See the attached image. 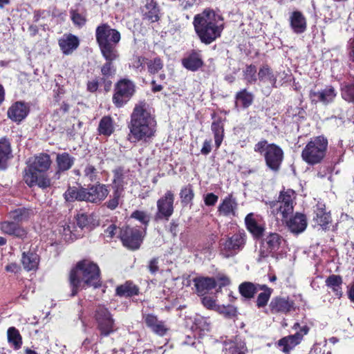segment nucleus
<instances>
[{
	"label": "nucleus",
	"mask_w": 354,
	"mask_h": 354,
	"mask_svg": "<svg viewBox=\"0 0 354 354\" xmlns=\"http://www.w3.org/2000/svg\"><path fill=\"white\" fill-rule=\"evenodd\" d=\"M95 319L97 323V328L102 335L107 336L113 332L114 320L109 310L104 306L97 307Z\"/></svg>",
	"instance_id": "12"
},
{
	"label": "nucleus",
	"mask_w": 354,
	"mask_h": 354,
	"mask_svg": "<svg viewBox=\"0 0 354 354\" xmlns=\"http://www.w3.org/2000/svg\"><path fill=\"white\" fill-rule=\"evenodd\" d=\"M64 198L66 202L84 201L83 187H68L64 194Z\"/></svg>",
	"instance_id": "38"
},
{
	"label": "nucleus",
	"mask_w": 354,
	"mask_h": 354,
	"mask_svg": "<svg viewBox=\"0 0 354 354\" xmlns=\"http://www.w3.org/2000/svg\"><path fill=\"white\" fill-rule=\"evenodd\" d=\"M288 230L293 234H298L303 232L307 227V221L304 214L297 213L286 221Z\"/></svg>",
	"instance_id": "24"
},
{
	"label": "nucleus",
	"mask_w": 354,
	"mask_h": 354,
	"mask_svg": "<svg viewBox=\"0 0 354 354\" xmlns=\"http://www.w3.org/2000/svg\"><path fill=\"white\" fill-rule=\"evenodd\" d=\"M28 211L24 209H18L11 212V218L14 222L22 221L28 218Z\"/></svg>",
	"instance_id": "59"
},
{
	"label": "nucleus",
	"mask_w": 354,
	"mask_h": 354,
	"mask_svg": "<svg viewBox=\"0 0 354 354\" xmlns=\"http://www.w3.org/2000/svg\"><path fill=\"white\" fill-rule=\"evenodd\" d=\"M315 216L313 220L316 223L322 227H326L330 221V216L326 212L325 205L318 203L314 209Z\"/></svg>",
	"instance_id": "36"
},
{
	"label": "nucleus",
	"mask_w": 354,
	"mask_h": 354,
	"mask_svg": "<svg viewBox=\"0 0 354 354\" xmlns=\"http://www.w3.org/2000/svg\"><path fill=\"white\" fill-rule=\"evenodd\" d=\"M328 140L324 136H317L310 140L301 153L303 160L309 165L319 163L326 155Z\"/></svg>",
	"instance_id": "5"
},
{
	"label": "nucleus",
	"mask_w": 354,
	"mask_h": 354,
	"mask_svg": "<svg viewBox=\"0 0 354 354\" xmlns=\"http://www.w3.org/2000/svg\"><path fill=\"white\" fill-rule=\"evenodd\" d=\"M84 176L91 182H99V176L97 169L91 164H87L84 169Z\"/></svg>",
	"instance_id": "53"
},
{
	"label": "nucleus",
	"mask_w": 354,
	"mask_h": 354,
	"mask_svg": "<svg viewBox=\"0 0 354 354\" xmlns=\"http://www.w3.org/2000/svg\"><path fill=\"white\" fill-rule=\"evenodd\" d=\"M51 165L50 157L47 153H40L35 157L34 160L30 165L37 172H45L50 168Z\"/></svg>",
	"instance_id": "33"
},
{
	"label": "nucleus",
	"mask_w": 354,
	"mask_h": 354,
	"mask_svg": "<svg viewBox=\"0 0 354 354\" xmlns=\"http://www.w3.org/2000/svg\"><path fill=\"white\" fill-rule=\"evenodd\" d=\"M340 223L346 227H354V218L347 214H342L340 216Z\"/></svg>",
	"instance_id": "63"
},
{
	"label": "nucleus",
	"mask_w": 354,
	"mask_h": 354,
	"mask_svg": "<svg viewBox=\"0 0 354 354\" xmlns=\"http://www.w3.org/2000/svg\"><path fill=\"white\" fill-rule=\"evenodd\" d=\"M108 185L97 182L84 187V201L95 204L101 203L109 195Z\"/></svg>",
	"instance_id": "13"
},
{
	"label": "nucleus",
	"mask_w": 354,
	"mask_h": 354,
	"mask_svg": "<svg viewBox=\"0 0 354 354\" xmlns=\"http://www.w3.org/2000/svg\"><path fill=\"white\" fill-rule=\"evenodd\" d=\"M211 129L214 136L216 147L218 149L223 140V125L221 121H214L212 124Z\"/></svg>",
	"instance_id": "45"
},
{
	"label": "nucleus",
	"mask_w": 354,
	"mask_h": 354,
	"mask_svg": "<svg viewBox=\"0 0 354 354\" xmlns=\"http://www.w3.org/2000/svg\"><path fill=\"white\" fill-rule=\"evenodd\" d=\"M12 157L10 142L6 138L0 139V170H5L8 160Z\"/></svg>",
	"instance_id": "29"
},
{
	"label": "nucleus",
	"mask_w": 354,
	"mask_h": 354,
	"mask_svg": "<svg viewBox=\"0 0 354 354\" xmlns=\"http://www.w3.org/2000/svg\"><path fill=\"white\" fill-rule=\"evenodd\" d=\"M246 348L241 342H229L225 344L223 354H245Z\"/></svg>",
	"instance_id": "47"
},
{
	"label": "nucleus",
	"mask_w": 354,
	"mask_h": 354,
	"mask_svg": "<svg viewBox=\"0 0 354 354\" xmlns=\"http://www.w3.org/2000/svg\"><path fill=\"white\" fill-rule=\"evenodd\" d=\"M59 231L66 241H73L82 236V233L75 227V223L71 221H64L59 225Z\"/></svg>",
	"instance_id": "25"
},
{
	"label": "nucleus",
	"mask_w": 354,
	"mask_h": 354,
	"mask_svg": "<svg viewBox=\"0 0 354 354\" xmlns=\"http://www.w3.org/2000/svg\"><path fill=\"white\" fill-rule=\"evenodd\" d=\"M7 333L8 342L14 346L15 349H19L22 344L21 336L19 330L15 327H10Z\"/></svg>",
	"instance_id": "48"
},
{
	"label": "nucleus",
	"mask_w": 354,
	"mask_h": 354,
	"mask_svg": "<svg viewBox=\"0 0 354 354\" xmlns=\"http://www.w3.org/2000/svg\"><path fill=\"white\" fill-rule=\"evenodd\" d=\"M0 230L5 234L23 238L26 236V230L16 222L3 221L0 223Z\"/></svg>",
	"instance_id": "31"
},
{
	"label": "nucleus",
	"mask_w": 354,
	"mask_h": 354,
	"mask_svg": "<svg viewBox=\"0 0 354 354\" xmlns=\"http://www.w3.org/2000/svg\"><path fill=\"white\" fill-rule=\"evenodd\" d=\"M95 39L104 58H114L118 53L116 46L121 39L118 30L108 24H102L95 29Z\"/></svg>",
	"instance_id": "4"
},
{
	"label": "nucleus",
	"mask_w": 354,
	"mask_h": 354,
	"mask_svg": "<svg viewBox=\"0 0 354 354\" xmlns=\"http://www.w3.org/2000/svg\"><path fill=\"white\" fill-rule=\"evenodd\" d=\"M77 225L75 227L77 230H79L80 232L82 233V231L89 224L88 216L86 214H78L76 218Z\"/></svg>",
	"instance_id": "58"
},
{
	"label": "nucleus",
	"mask_w": 354,
	"mask_h": 354,
	"mask_svg": "<svg viewBox=\"0 0 354 354\" xmlns=\"http://www.w3.org/2000/svg\"><path fill=\"white\" fill-rule=\"evenodd\" d=\"M302 339V335L296 333L295 335L283 337L279 341V346L282 347V351L288 353L293 349Z\"/></svg>",
	"instance_id": "34"
},
{
	"label": "nucleus",
	"mask_w": 354,
	"mask_h": 354,
	"mask_svg": "<svg viewBox=\"0 0 354 354\" xmlns=\"http://www.w3.org/2000/svg\"><path fill=\"white\" fill-rule=\"evenodd\" d=\"M59 46L64 55H70L80 44L77 37L69 34L65 35L59 39Z\"/></svg>",
	"instance_id": "26"
},
{
	"label": "nucleus",
	"mask_w": 354,
	"mask_h": 354,
	"mask_svg": "<svg viewBox=\"0 0 354 354\" xmlns=\"http://www.w3.org/2000/svg\"><path fill=\"white\" fill-rule=\"evenodd\" d=\"M140 9L144 19L151 22L159 19L160 9L155 0H142Z\"/></svg>",
	"instance_id": "21"
},
{
	"label": "nucleus",
	"mask_w": 354,
	"mask_h": 354,
	"mask_svg": "<svg viewBox=\"0 0 354 354\" xmlns=\"http://www.w3.org/2000/svg\"><path fill=\"white\" fill-rule=\"evenodd\" d=\"M135 91V85L131 80L123 79L118 82L113 97V102L117 107L126 104Z\"/></svg>",
	"instance_id": "10"
},
{
	"label": "nucleus",
	"mask_w": 354,
	"mask_h": 354,
	"mask_svg": "<svg viewBox=\"0 0 354 354\" xmlns=\"http://www.w3.org/2000/svg\"><path fill=\"white\" fill-rule=\"evenodd\" d=\"M295 198V192L288 189L280 193L277 201L266 202V204L269 206L271 214L274 216L281 214L283 218H286L293 212Z\"/></svg>",
	"instance_id": "6"
},
{
	"label": "nucleus",
	"mask_w": 354,
	"mask_h": 354,
	"mask_svg": "<svg viewBox=\"0 0 354 354\" xmlns=\"http://www.w3.org/2000/svg\"><path fill=\"white\" fill-rule=\"evenodd\" d=\"M146 65L147 66L148 72L151 75L159 73L163 68V61L158 57L153 59H147Z\"/></svg>",
	"instance_id": "50"
},
{
	"label": "nucleus",
	"mask_w": 354,
	"mask_h": 354,
	"mask_svg": "<svg viewBox=\"0 0 354 354\" xmlns=\"http://www.w3.org/2000/svg\"><path fill=\"white\" fill-rule=\"evenodd\" d=\"M143 321L152 332L159 336H164L168 330L165 322L159 320L154 314H143Z\"/></svg>",
	"instance_id": "19"
},
{
	"label": "nucleus",
	"mask_w": 354,
	"mask_h": 354,
	"mask_svg": "<svg viewBox=\"0 0 354 354\" xmlns=\"http://www.w3.org/2000/svg\"><path fill=\"white\" fill-rule=\"evenodd\" d=\"M253 95L246 89H243L236 95V106H241L243 109L249 107L253 102Z\"/></svg>",
	"instance_id": "41"
},
{
	"label": "nucleus",
	"mask_w": 354,
	"mask_h": 354,
	"mask_svg": "<svg viewBox=\"0 0 354 354\" xmlns=\"http://www.w3.org/2000/svg\"><path fill=\"white\" fill-rule=\"evenodd\" d=\"M193 25L201 41L205 44H210L218 38L223 30L222 17L211 9H205L195 15Z\"/></svg>",
	"instance_id": "2"
},
{
	"label": "nucleus",
	"mask_w": 354,
	"mask_h": 354,
	"mask_svg": "<svg viewBox=\"0 0 354 354\" xmlns=\"http://www.w3.org/2000/svg\"><path fill=\"white\" fill-rule=\"evenodd\" d=\"M243 73L244 79L248 83L252 84L257 82V68L255 66L252 64L247 66Z\"/></svg>",
	"instance_id": "55"
},
{
	"label": "nucleus",
	"mask_w": 354,
	"mask_h": 354,
	"mask_svg": "<svg viewBox=\"0 0 354 354\" xmlns=\"http://www.w3.org/2000/svg\"><path fill=\"white\" fill-rule=\"evenodd\" d=\"M174 194L171 191L168 190L157 201V212L155 214L156 221H169L174 211Z\"/></svg>",
	"instance_id": "9"
},
{
	"label": "nucleus",
	"mask_w": 354,
	"mask_h": 354,
	"mask_svg": "<svg viewBox=\"0 0 354 354\" xmlns=\"http://www.w3.org/2000/svg\"><path fill=\"white\" fill-rule=\"evenodd\" d=\"M247 236L243 230L239 231L231 236L220 241L221 254L226 258L233 257L243 250L246 243Z\"/></svg>",
	"instance_id": "7"
},
{
	"label": "nucleus",
	"mask_w": 354,
	"mask_h": 354,
	"mask_svg": "<svg viewBox=\"0 0 354 354\" xmlns=\"http://www.w3.org/2000/svg\"><path fill=\"white\" fill-rule=\"evenodd\" d=\"M331 172L332 167L330 166H323L320 167V169L317 173V176L321 178L328 177V179L331 180Z\"/></svg>",
	"instance_id": "62"
},
{
	"label": "nucleus",
	"mask_w": 354,
	"mask_h": 354,
	"mask_svg": "<svg viewBox=\"0 0 354 354\" xmlns=\"http://www.w3.org/2000/svg\"><path fill=\"white\" fill-rule=\"evenodd\" d=\"M69 281L73 297L86 287L98 288L101 286L100 268L96 263L89 260L81 261L71 271Z\"/></svg>",
	"instance_id": "3"
},
{
	"label": "nucleus",
	"mask_w": 354,
	"mask_h": 354,
	"mask_svg": "<svg viewBox=\"0 0 354 354\" xmlns=\"http://www.w3.org/2000/svg\"><path fill=\"white\" fill-rule=\"evenodd\" d=\"M341 95L342 98L348 102H354V80L342 84Z\"/></svg>",
	"instance_id": "43"
},
{
	"label": "nucleus",
	"mask_w": 354,
	"mask_h": 354,
	"mask_svg": "<svg viewBox=\"0 0 354 354\" xmlns=\"http://www.w3.org/2000/svg\"><path fill=\"white\" fill-rule=\"evenodd\" d=\"M326 286L330 288L336 296L340 297L342 295L341 286L342 278L339 275L331 274L326 279Z\"/></svg>",
	"instance_id": "40"
},
{
	"label": "nucleus",
	"mask_w": 354,
	"mask_h": 354,
	"mask_svg": "<svg viewBox=\"0 0 354 354\" xmlns=\"http://www.w3.org/2000/svg\"><path fill=\"white\" fill-rule=\"evenodd\" d=\"M266 288V285L254 284L251 282H243L240 284L239 290L240 294L246 299L252 298L260 290Z\"/></svg>",
	"instance_id": "35"
},
{
	"label": "nucleus",
	"mask_w": 354,
	"mask_h": 354,
	"mask_svg": "<svg viewBox=\"0 0 354 354\" xmlns=\"http://www.w3.org/2000/svg\"><path fill=\"white\" fill-rule=\"evenodd\" d=\"M336 96L337 91L331 85L326 86L320 90L311 89L309 93V98L313 104L328 105L334 102Z\"/></svg>",
	"instance_id": "14"
},
{
	"label": "nucleus",
	"mask_w": 354,
	"mask_h": 354,
	"mask_svg": "<svg viewBox=\"0 0 354 354\" xmlns=\"http://www.w3.org/2000/svg\"><path fill=\"white\" fill-rule=\"evenodd\" d=\"M128 174L124 172L123 169L119 168L113 171V178L112 180V189L121 193H124V187L127 184Z\"/></svg>",
	"instance_id": "32"
},
{
	"label": "nucleus",
	"mask_w": 354,
	"mask_h": 354,
	"mask_svg": "<svg viewBox=\"0 0 354 354\" xmlns=\"http://www.w3.org/2000/svg\"><path fill=\"white\" fill-rule=\"evenodd\" d=\"M75 162V158L71 156L68 153H58L56 158V163L57 165V170L54 174L55 179L60 178L61 172L68 171L70 169Z\"/></svg>",
	"instance_id": "22"
},
{
	"label": "nucleus",
	"mask_w": 354,
	"mask_h": 354,
	"mask_svg": "<svg viewBox=\"0 0 354 354\" xmlns=\"http://www.w3.org/2000/svg\"><path fill=\"white\" fill-rule=\"evenodd\" d=\"M185 68L192 71H197L203 65V61L200 55L196 52H192L187 57L182 60Z\"/></svg>",
	"instance_id": "37"
},
{
	"label": "nucleus",
	"mask_w": 354,
	"mask_h": 354,
	"mask_svg": "<svg viewBox=\"0 0 354 354\" xmlns=\"http://www.w3.org/2000/svg\"><path fill=\"white\" fill-rule=\"evenodd\" d=\"M263 292H261L257 299V306L258 308H262L267 305L268 301H269V299L272 294V289L270 288H264L263 289Z\"/></svg>",
	"instance_id": "54"
},
{
	"label": "nucleus",
	"mask_w": 354,
	"mask_h": 354,
	"mask_svg": "<svg viewBox=\"0 0 354 354\" xmlns=\"http://www.w3.org/2000/svg\"><path fill=\"white\" fill-rule=\"evenodd\" d=\"M119 57V53H116L114 58H104L106 63L101 68V73L104 77L109 78L115 75V69L113 65V62L116 60Z\"/></svg>",
	"instance_id": "49"
},
{
	"label": "nucleus",
	"mask_w": 354,
	"mask_h": 354,
	"mask_svg": "<svg viewBox=\"0 0 354 354\" xmlns=\"http://www.w3.org/2000/svg\"><path fill=\"white\" fill-rule=\"evenodd\" d=\"M36 185L43 189L49 187L51 185L50 179L44 175L40 176H37Z\"/></svg>",
	"instance_id": "61"
},
{
	"label": "nucleus",
	"mask_w": 354,
	"mask_h": 354,
	"mask_svg": "<svg viewBox=\"0 0 354 354\" xmlns=\"http://www.w3.org/2000/svg\"><path fill=\"white\" fill-rule=\"evenodd\" d=\"M147 59L145 57L137 56L133 58L132 62V67L139 71H142L145 68Z\"/></svg>",
	"instance_id": "60"
},
{
	"label": "nucleus",
	"mask_w": 354,
	"mask_h": 354,
	"mask_svg": "<svg viewBox=\"0 0 354 354\" xmlns=\"http://www.w3.org/2000/svg\"><path fill=\"white\" fill-rule=\"evenodd\" d=\"M258 80L260 84L263 85L275 87L277 83V76L274 74L272 70L268 66H262L258 72Z\"/></svg>",
	"instance_id": "30"
},
{
	"label": "nucleus",
	"mask_w": 354,
	"mask_h": 354,
	"mask_svg": "<svg viewBox=\"0 0 354 354\" xmlns=\"http://www.w3.org/2000/svg\"><path fill=\"white\" fill-rule=\"evenodd\" d=\"M218 197L213 193H208L204 196V203L207 206H213L218 201Z\"/></svg>",
	"instance_id": "64"
},
{
	"label": "nucleus",
	"mask_w": 354,
	"mask_h": 354,
	"mask_svg": "<svg viewBox=\"0 0 354 354\" xmlns=\"http://www.w3.org/2000/svg\"><path fill=\"white\" fill-rule=\"evenodd\" d=\"M194 282L197 292L201 295H203L217 286L221 289L222 287L228 285L230 281L226 277H219L217 279L214 277H199L195 278Z\"/></svg>",
	"instance_id": "11"
},
{
	"label": "nucleus",
	"mask_w": 354,
	"mask_h": 354,
	"mask_svg": "<svg viewBox=\"0 0 354 354\" xmlns=\"http://www.w3.org/2000/svg\"><path fill=\"white\" fill-rule=\"evenodd\" d=\"M266 165L274 171H277L283 158V150L274 144H270L264 153Z\"/></svg>",
	"instance_id": "16"
},
{
	"label": "nucleus",
	"mask_w": 354,
	"mask_h": 354,
	"mask_svg": "<svg viewBox=\"0 0 354 354\" xmlns=\"http://www.w3.org/2000/svg\"><path fill=\"white\" fill-rule=\"evenodd\" d=\"M130 218L140 223L141 225L138 227H145V232H146L150 222L149 214L145 211L135 210L131 213Z\"/></svg>",
	"instance_id": "46"
},
{
	"label": "nucleus",
	"mask_w": 354,
	"mask_h": 354,
	"mask_svg": "<svg viewBox=\"0 0 354 354\" xmlns=\"http://www.w3.org/2000/svg\"><path fill=\"white\" fill-rule=\"evenodd\" d=\"M37 176V171L29 166L24 170V180L29 187H32L36 185Z\"/></svg>",
	"instance_id": "51"
},
{
	"label": "nucleus",
	"mask_w": 354,
	"mask_h": 354,
	"mask_svg": "<svg viewBox=\"0 0 354 354\" xmlns=\"http://www.w3.org/2000/svg\"><path fill=\"white\" fill-rule=\"evenodd\" d=\"M128 127L127 139L130 142L149 144L156 136L157 122L144 105H137L131 115Z\"/></svg>",
	"instance_id": "1"
},
{
	"label": "nucleus",
	"mask_w": 354,
	"mask_h": 354,
	"mask_svg": "<svg viewBox=\"0 0 354 354\" xmlns=\"http://www.w3.org/2000/svg\"><path fill=\"white\" fill-rule=\"evenodd\" d=\"M39 256L35 251L24 252L21 256V263L27 271L36 270L39 263Z\"/></svg>",
	"instance_id": "27"
},
{
	"label": "nucleus",
	"mask_w": 354,
	"mask_h": 354,
	"mask_svg": "<svg viewBox=\"0 0 354 354\" xmlns=\"http://www.w3.org/2000/svg\"><path fill=\"white\" fill-rule=\"evenodd\" d=\"M30 108L27 103L18 101L9 107L7 114L12 121L19 123L27 117Z\"/></svg>",
	"instance_id": "17"
},
{
	"label": "nucleus",
	"mask_w": 354,
	"mask_h": 354,
	"mask_svg": "<svg viewBox=\"0 0 354 354\" xmlns=\"http://www.w3.org/2000/svg\"><path fill=\"white\" fill-rule=\"evenodd\" d=\"M210 321L209 318L201 316V315H196L193 318V326L196 330L203 332H207L210 330Z\"/></svg>",
	"instance_id": "44"
},
{
	"label": "nucleus",
	"mask_w": 354,
	"mask_h": 354,
	"mask_svg": "<svg viewBox=\"0 0 354 354\" xmlns=\"http://www.w3.org/2000/svg\"><path fill=\"white\" fill-rule=\"evenodd\" d=\"M71 18L73 23L79 27L83 26L86 23V17L84 15L79 13L77 10H71Z\"/></svg>",
	"instance_id": "57"
},
{
	"label": "nucleus",
	"mask_w": 354,
	"mask_h": 354,
	"mask_svg": "<svg viewBox=\"0 0 354 354\" xmlns=\"http://www.w3.org/2000/svg\"><path fill=\"white\" fill-rule=\"evenodd\" d=\"M289 21L290 28L295 33L301 34L306 30V19L300 11L296 10L291 12Z\"/></svg>",
	"instance_id": "23"
},
{
	"label": "nucleus",
	"mask_w": 354,
	"mask_h": 354,
	"mask_svg": "<svg viewBox=\"0 0 354 354\" xmlns=\"http://www.w3.org/2000/svg\"><path fill=\"white\" fill-rule=\"evenodd\" d=\"M139 292L138 288L132 282L127 281L124 284L116 288V294L120 297H131L137 295Z\"/></svg>",
	"instance_id": "42"
},
{
	"label": "nucleus",
	"mask_w": 354,
	"mask_h": 354,
	"mask_svg": "<svg viewBox=\"0 0 354 354\" xmlns=\"http://www.w3.org/2000/svg\"><path fill=\"white\" fill-rule=\"evenodd\" d=\"M295 303L288 298L277 297H274L270 303V308L272 313L286 314L295 308Z\"/></svg>",
	"instance_id": "20"
},
{
	"label": "nucleus",
	"mask_w": 354,
	"mask_h": 354,
	"mask_svg": "<svg viewBox=\"0 0 354 354\" xmlns=\"http://www.w3.org/2000/svg\"><path fill=\"white\" fill-rule=\"evenodd\" d=\"M238 203L232 194H229L221 202L218 207V214L223 216L230 217L236 215Z\"/></svg>",
	"instance_id": "18"
},
{
	"label": "nucleus",
	"mask_w": 354,
	"mask_h": 354,
	"mask_svg": "<svg viewBox=\"0 0 354 354\" xmlns=\"http://www.w3.org/2000/svg\"><path fill=\"white\" fill-rule=\"evenodd\" d=\"M283 241V237L275 232H270L262 241L260 249V257L265 258L270 254L278 251Z\"/></svg>",
	"instance_id": "15"
},
{
	"label": "nucleus",
	"mask_w": 354,
	"mask_h": 354,
	"mask_svg": "<svg viewBox=\"0 0 354 354\" xmlns=\"http://www.w3.org/2000/svg\"><path fill=\"white\" fill-rule=\"evenodd\" d=\"M123 197V193L113 190L112 194L110 196V198L107 201L104 205L106 207L111 209H115L120 201V199Z\"/></svg>",
	"instance_id": "52"
},
{
	"label": "nucleus",
	"mask_w": 354,
	"mask_h": 354,
	"mask_svg": "<svg viewBox=\"0 0 354 354\" xmlns=\"http://www.w3.org/2000/svg\"><path fill=\"white\" fill-rule=\"evenodd\" d=\"M114 129L113 120L110 116L102 117L97 128L100 135L110 136Z\"/></svg>",
	"instance_id": "39"
},
{
	"label": "nucleus",
	"mask_w": 354,
	"mask_h": 354,
	"mask_svg": "<svg viewBox=\"0 0 354 354\" xmlns=\"http://www.w3.org/2000/svg\"><path fill=\"white\" fill-rule=\"evenodd\" d=\"M247 230L256 238H260L264 232V227L258 223L254 213H249L245 218Z\"/></svg>",
	"instance_id": "28"
},
{
	"label": "nucleus",
	"mask_w": 354,
	"mask_h": 354,
	"mask_svg": "<svg viewBox=\"0 0 354 354\" xmlns=\"http://www.w3.org/2000/svg\"><path fill=\"white\" fill-rule=\"evenodd\" d=\"M119 231V236L124 246L131 250H137L140 248L146 234L145 227H138V225H127L120 228Z\"/></svg>",
	"instance_id": "8"
},
{
	"label": "nucleus",
	"mask_w": 354,
	"mask_h": 354,
	"mask_svg": "<svg viewBox=\"0 0 354 354\" xmlns=\"http://www.w3.org/2000/svg\"><path fill=\"white\" fill-rule=\"evenodd\" d=\"M182 203L185 204L189 203L194 196V191L191 185L186 186L180 190V193Z\"/></svg>",
	"instance_id": "56"
}]
</instances>
